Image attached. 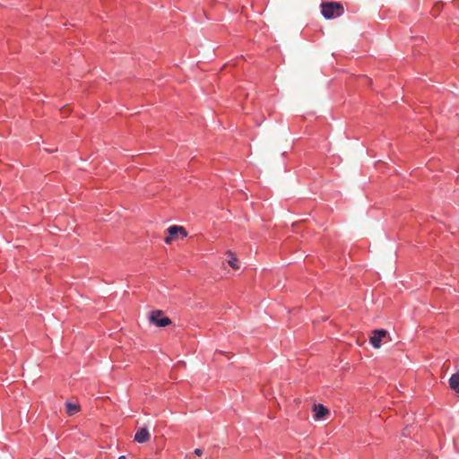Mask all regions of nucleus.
Wrapping results in <instances>:
<instances>
[{
	"mask_svg": "<svg viewBox=\"0 0 459 459\" xmlns=\"http://www.w3.org/2000/svg\"><path fill=\"white\" fill-rule=\"evenodd\" d=\"M320 8L322 15L326 20L340 17L344 13V7L340 2H323Z\"/></svg>",
	"mask_w": 459,
	"mask_h": 459,
	"instance_id": "obj_1",
	"label": "nucleus"
},
{
	"mask_svg": "<svg viewBox=\"0 0 459 459\" xmlns=\"http://www.w3.org/2000/svg\"><path fill=\"white\" fill-rule=\"evenodd\" d=\"M150 321L158 327H166L171 325L170 318L164 315L161 310H154L151 313Z\"/></svg>",
	"mask_w": 459,
	"mask_h": 459,
	"instance_id": "obj_2",
	"label": "nucleus"
},
{
	"mask_svg": "<svg viewBox=\"0 0 459 459\" xmlns=\"http://www.w3.org/2000/svg\"><path fill=\"white\" fill-rule=\"evenodd\" d=\"M168 236L164 238V242L166 244L172 243L173 240H175L178 235H181L182 238H186L187 236V231L186 229L182 226L178 225H173L168 228Z\"/></svg>",
	"mask_w": 459,
	"mask_h": 459,
	"instance_id": "obj_3",
	"label": "nucleus"
},
{
	"mask_svg": "<svg viewBox=\"0 0 459 459\" xmlns=\"http://www.w3.org/2000/svg\"><path fill=\"white\" fill-rule=\"evenodd\" d=\"M384 338H387L390 341L389 333L385 329H376L372 332L369 342L374 348L378 349L381 347V342Z\"/></svg>",
	"mask_w": 459,
	"mask_h": 459,
	"instance_id": "obj_4",
	"label": "nucleus"
},
{
	"mask_svg": "<svg viewBox=\"0 0 459 459\" xmlns=\"http://www.w3.org/2000/svg\"><path fill=\"white\" fill-rule=\"evenodd\" d=\"M313 411H315L314 418L316 420L324 419L327 414H329V410L323 404H314Z\"/></svg>",
	"mask_w": 459,
	"mask_h": 459,
	"instance_id": "obj_5",
	"label": "nucleus"
},
{
	"mask_svg": "<svg viewBox=\"0 0 459 459\" xmlns=\"http://www.w3.org/2000/svg\"><path fill=\"white\" fill-rule=\"evenodd\" d=\"M151 435L146 428L139 429L134 435V441L143 444L150 440Z\"/></svg>",
	"mask_w": 459,
	"mask_h": 459,
	"instance_id": "obj_6",
	"label": "nucleus"
},
{
	"mask_svg": "<svg viewBox=\"0 0 459 459\" xmlns=\"http://www.w3.org/2000/svg\"><path fill=\"white\" fill-rule=\"evenodd\" d=\"M449 386L455 393L459 394V371L453 374L449 378Z\"/></svg>",
	"mask_w": 459,
	"mask_h": 459,
	"instance_id": "obj_7",
	"label": "nucleus"
},
{
	"mask_svg": "<svg viewBox=\"0 0 459 459\" xmlns=\"http://www.w3.org/2000/svg\"><path fill=\"white\" fill-rule=\"evenodd\" d=\"M65 408L69 415H74L80 411V405L72 403H66Z\"/></svg>",
	"mask_w": 459,
	"mask_h": 459,
	"instance_id": "obj_8",
	"label": "nucleus"
},
{
	"mask_svg": "<svg viewBox=\"0 0 459 459\" xmlns=\"http://www.w3.org/2000/svg\"><path fill=\"white\" fill-rule=\"evenodd\" d=\"M228 254H229V257H230V259L228 261L230 266L232 267L233 269H238V260L237 255L234 253H232L231 251H228Z\"/></svg>",
	"mask_w": 459,
	"mask_h": 459,
	"instance_id": "obj_9",
	"label": "nucleus"
},
{
	"mask_svg": "<svg viewBox=\"0 0 459 459\" xmlns=\"http://www.w3.org/2000/svg\"><path fill=\"white\" fill-rule=\"evenodd\" d=\"M195 454L196 455H199V456H200V455H203V450H202L201 448H195Z\"/></svg>",
	"mask_w": 459,
	"mask_h": 459,
	"instance_id": "obj_10",
	"label": "nucleus"
},
{
	"mask_svg": "<svg viewBox=\"0 0 459 459\" xmlns=\"http://www.w3.org/2000/svg\"><path fill=\"white\" fill-rule=\"evenodd\" d=\"M117 459H127L125 455H120Z\"/></svg>",
	"mask_w": 459,
	"mask_h": 459,
	"instance_id": "obj_11",
	"label": "nucleus"
}]
</instances>
